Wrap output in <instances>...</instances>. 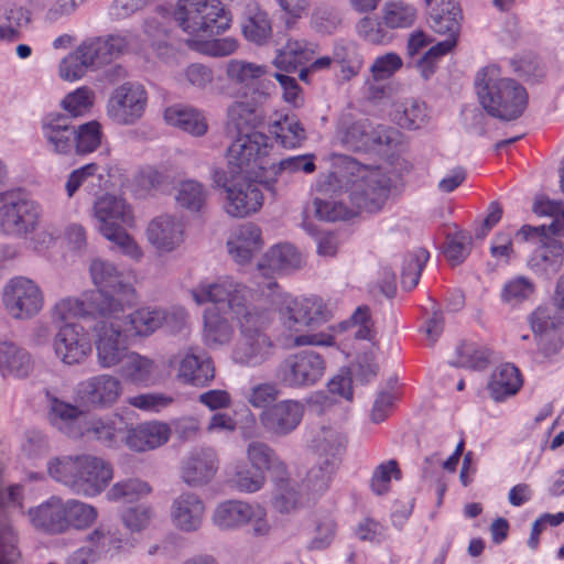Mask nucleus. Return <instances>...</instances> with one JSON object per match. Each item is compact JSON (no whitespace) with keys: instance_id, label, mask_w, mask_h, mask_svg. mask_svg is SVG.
<instances>
[{"instance_id":"1","label":"nucleus","mask_w":564,"mask_h":564,"mask_svg":"<svg viewBox=\"0 0 564 564\" xmlns=\"http://www.w3.org/2000/svg\"><path fill=\"white\" fill-rule=\"evenodd\" d=\"M268 292L262 291L269 310L278 311L282 327L289 332L293 347L335 345V337L329 332L302 333L305 327L319 326L332 318V311L326 302L318 296L293 297L280 291L274 281L265 284Z\"/></svg>"},{"instance_id":"2","label":"nucleus","mask_w":564,"mask_h":564,"mask_svg":"<svg viewBox=\"0 0 564 564\" xmlns=\"http://www.w3.org/2000/svg\"><path fill=\"white\" fill-rule=\"evenodd\" d=\"M479 104L491 117L503 121L518 119L528 106V93L516 79L501 76L494 65L481 68L475 77Z\"/></svg>"},{"instance_id":"3","label":"nucleus","mask_w":564,"mask_h":564,"mask_svg":"<svg viewBox=\"0 0 564 564\" xmlns=\"http://www.w3.org/2000/svg\"><path fill=\"white\" fill-rule=\"evenodd\" d=\"M47 471L53 479L84 497L100 495L113 478L111 464L90 454L55 457L47 463Z\"/></svg>"},{"instance_id":"4","label":"nucleus","mask_w":564,"mask_h":564,"mask_svg":"<svg viewBox=\"0 0 564 564\" xmlns=\"http://www.w3.org/2000/svg\"><path fill=\"white\" fill-rule=\"evenodd\" d=\"M262 291L267 293L268 289H262ZM191 295L198 305L213 303L215 307L212 310L228 314L237 324L269 310L262 293L259 299L261 303L251 304L249 302L252 295L251 290L232 276H221L214 282H199L191 290Z\"/></svg>"},{"instance_id":"5","label":"nucleus","mask_w":564,"mask_h":564,"mask_svg":"<svg viewBox=\"0 0 564 564\" xmlns=\"http://www.w3.org/2000/svg\"><path fill=\"white\" fill-rule=\"evenodd\" d=\"M95 291H89V305L100 315L116 317L124 314L137 302V291L129 278L102 259H95L89 267Z\"/></svg>"},{"instance_id":"6","label":"nucleus","mask_w":564,"mask_h":564,"mask_svg":"<svg viewBox=\"0 0 564 564\" xmlns=\"http://www.w3.org/2000/svg\"><path fill=\"white\" fill-rule=\"evenodd\" d=\"M341 176L349 185V199L357 210L376 213L382 208L392 184L389 167L361 165L349 159Z\"/></svg>"},{"instance_id":"7","label":"nucleus","mask_w":564,"mask_h":564,"mask_svg":"<svg viewBox=\"0 0 564 564\" xmlns=\"http://www.w3.org/2000/svg\"><path fill=\"white\" fill-rule=\"evenodd\" d=\"M93 215L96 218L99 232L118 249L133 260H140L142 250L130 237L126 226H131L133 216L130 206L119 196L102 195L98 197L93 206Z\"/></svg>"},{"instance_id":"8","label":"nucleus","mask_w":564,"mask_h":564,"mask_svg":"<svg viewBox=\"0 0 564 564\" xmlns=\"http://www.w3.org/2000/svg\"><path fill=\"white\" fill-rule=\"evenodd\" d=\"M516 237L533 243L525 264L539 280L551 282L563 270L564 241L547 234L545 225H523Z\"/></svg>"},{"instance_id":"9","label":"nucleus","mask_w":564,"mask_h":564,"mask_svg":"<svg viewBox=\"0 0 564 564\" xmlns=\"http://www.w3.org/2000/svg\"><path fill=\"white\" fill-rule=\"evenodd\" d=\"M174 19L184 32L195 36L218 35L231 24V14L219 0H178Z\"/></svg>"},{"instance_id":"10","label":"nucleus","mask_w":564,"mask_h":564,"mask_svg":"<svg viewBox=\"0 0 564 564\" xmlns=\"http://www.w3.org/2000/svg\"><path fill=\"white\" fill-rule=\"evenodd\" d=\"M210 523L217 531L225 533L240 531L247 525L256 538L268 536L271 532L265 508L241 499L219 501L212 510Z\"/></svg>"},{"instance_id":"11","label":"nucleus","mask_w":564,"mask_h":564,"mask_svg":"<svg viewBox=\"0 0 564 564\" xmlns=\"http://www.w3.org/2000/svg\"><path fill=\"white\" fill-rule=\"evenodd\" d=\"M271 319V311L267 310L237 324L240 337L231 354V358L236 364L258 367L273 356V341L264 333Z\"/></svg>"},{"instance_id":"12","label":"nucleus","mask_w":564,"mask_h":564,"mask_svg":"<svg viewBox=\"0 0 564 564\" xmlns=\"http://www.w3.org/2000/svg\"><path fill=\"white\" fill-rule=\"evenodd\" d=\"M213 181L218 187L226 191L225 210L231 217L243 218L259 212L263 205V194L260 184L275 195L273 182H263L259 178L235 177L229 178L224 170H215Z\"/></svg>"},{"instance_id":"13","label":"nucleus","mask_w":564,"mask_h":564,"mask_svg":"<svg viewBox=\"0 0 564 564\" xmlns=\"http://www.w3.org/2000/svg\"><path fill=\"white\" fill-rule=\"evenodd\" d=\"M42 217L41 206L20 191L0 193V232L24 239L35 232Z\"/></svg>"},{"instance_id":"14","label":"nucleus","mask_w":564,"mask_h":564,"mask_svg":"<svg viewBox=\"0 0 564 564\" xmlns=\"http://www.w3.org/2000/svg\"><path fill=\"white\" fill-rule=\"evenodd\" d=\"M124 327V314H117L116 317L101 315V318L94 325L96 361L101 369L121 367L132 351L129 348Z\"/></svg>"},{"instance_id":"15","label":"nucleus","mask_w":564,"mask_h":564,"mask_svg":"<svg viewBox=\"0 0 564 564\" xmlns=\"http://www.w3.org/2000/svg\"><path fill=\"white\" fill-rule=\"evenodd\" d=\"M269 137L261 132L238 135L227 150V163L231 177L259 178L267 169Z\"/></svg>"},{"instance_id":"16","label":"nucleus","mask_w":564,"mask_h":564,"mask_svg":"<svg viewBox=\"0 0 564 564\" xmlns=\"http://www.w3.org/2000/svg\"><path fill=\"white\" fill-rule=\"evenodd\" d=\"M336 138L348 150L370 151L398 142L399 132L387 126L375 127L368 119L355 120L345 115L337 123Z\"/></svg>"},{"instance_id":"17","label":"nucleus","mask_w":564,"mask_h":564,"mask_svg":"<svg viewBox=\"0 0 564 564\" xmlns=\"http://www.w3.org/2000/svg\"><path fill=\"white\" fill-rule=\"evenodd\" d=\"M326 359L311 349L288 355L279 365L276 376L288 388H310L317 384L326 372Z\"/></svg>"},{"instance_id":"18","label":"nucleus","mask_w":564,"mask_h":564,"mask_svg":"<svg viewBox=\"0 0 564 564\" xmlns=\"http://www.w3.org/2000/svg\"><path fill=\"white\" fill-rule=\"evenodd\" d=\"M2 299L8 313L17 319L35 316L44 305L41 288L25 276L12 278L3 288Z\"/></svg>"},{"instance_id":"19","label":"nucleus","mask_w":564,"mask_h":564,"mask_svg":"<svg viewBox=\"0 0 564 564\" xmlns=\"http://www.w3.org/2000/svg\"><path fill=\"white\" fill-rule=\"evenodd\" d=\"M148 93L143 85L127 82L116 87L107 102V116L116 123H135L144 113Z\"/></svg>"},{"instance_id":"20","label":"nucleus","mask_w":564,"mask_h":564,"mask_svg":"<svg viewBox=\"0 0 564 564\" xmlns=\"http://www.w3.org/2000/svg\"><path fill=\"white\" fill-rule=\"evenodd\" d=\"M304 404L294 399L273 403L259 414L263 431L274 437H283L294 432L303 420Z\"/></svg>"},{"instance_id":"21","label":"nucleus","mask_w":564,"mask_h":564,"mask_svg":"<svg viewBox=\"0 0 564 564\" xmlns=\"http://www.w3.org/2000/svg\"><path fill=\"white\" fill-rule=\"evenodd\" d=\"M55 357L66 366L83 364L91 352V344L85 328L76 323H66L53 339Z\"/></svg>"},{"instance_id":"22","label":"nucleus","mask_w":564,"mask_h":564,"mask_svg":"<svg viewBox=\"0 0 564 564\" xmlns=\"http://www.w3.org/2000/svg\"><path fill=\"white\" fill-rule=\"evenodd\" d=\"M170 364L178 362L176 378L193 387L204 388L215 379V367L210 357L198 348L188 347L173 355Z\"/></svg>"},{"instance_id":"23","label":"nucleus","mask_w":564,"mask_h":564,"mask_svg":"<svg viewBox=\"0 0 564 564\" xmlns=\"http://www.w3.org/2000/svg\"><path fill=\"white\" fill-rule=\"evenodd\" d=\"M123 392L121 380L110 373L91 376L77 386L79 399L95 408L109 409L113 406Z\"/></svg>"},{"instance_id":"24","label":"nucleus","mask_w":564,"mask_h":564,"mask_svg":"<svg viewBox=\"0 0 564 564\" xmlns=\"http://www.w3.org/2000/svg\"><path fill=\"white\" fill-rule=\"evenodd\" d=\"M206 505L203 498L193 491H183L173 498L170 506L172 525L182 533H195L203 528Z\"/></svg>"},{"instance_id":"25","label":"nucleus","mask_w":564,"mask_h":564,"mask_svg":"<svg viewBox=\"0 0 564 564\" xmlns=\"http://www.w3.org/2000/svg\"><path fill=\"white\" fill-rule=\"evenodd\" d=\"M268 74L265 65L257 64L246 59L232 58L226 65L227 79L240 89L251 90L252 96L267 99L270 96V88L274 85L271 80H264Z\"/></svg>"},{"instance_id":"26","label":"nucleus","mask_w":564,"mask_h":564,"mask_svg":"<svg viewBox=\"0 0 564 564\" xmlns=\"http://www.w3.org/2000/svg\"><path fill=\"white\" fill-rule=\"evenodd\" d=\"M40 131L46 149L58 155L73 152L75 126L61 112L45 115L40 121Z\"/></svg>"},{"instance_id":"27","label":"nucleus","mask_w":564,"mask_h":564,"mask_svg":"<svg viewBox=\"0 0 564 564\" xmlns=\"http://www.w3.org/2000/svg\"><path fill=\"white\" fill-rule=\"evenodd\" d=\"M263 245L262 230L253 223H246L235 228L226 242L230 258L239 265L250 263Z\"/></svg>"},{"instance_id":"28","label":"nucleus","mask_w":564,"mask_h":564,"mask_svg":"<svg viewBox=\"0 0 564 564\" xmlns=\"http://www.w3.org/2000/svg\"><path fill=\"white\" fill-rule=\"evenodd\" d=\"M218 467L219 460L214 449H197L183 460L181 478L189 487H203L214 479Z\"/></svg>"},{"instance_id":"29","label":"nucleus","mask_w":564,"mask_h":564,"mask_svg":"<svg viewBox=\"0 0 564 564\" xmlns=\"http://www.w3.org/2000/svg\"><path fill=\"white\" fill-rule=\"evenodd\" d=\"M147 238L159 252H171L184 241V225L173 215H160L149 223Z\"/></svg>"},{"instance_id":"30","label":"nucleus","mask_w":564,"mask_h":564,"mask_svg":"<svg viewBox=\"0 0 564 564\" xmlns=\"http://www.w3.org/2000/svg\"><path fill=\"white\" fill-rule=\"evenodd\" d=\"M119 373L126 382L143 388L153 387L163 379L158 362L134 350L128 355Z\"/></svg>"},{"instance_id":"31","label":"nucleus","mask_w":564,"mask_h":564,"mask_svg":"<svg viewBox=\"0 0 564 564\" xmlns=\"http://www.w3.org/2000/svg\"><path fill=\"white\" fill-rule=\"evenodd\" d=\"M262 100L264 99L252 96L251 100L231 102L227 108V130L239 135L253 132L264 120V113L259 107Z\"/></svg>"},{"instance_id":"32","label":"nucleus","mask_w":564,"mask_h":564,"mask_svg":"<svg viewBox=\"0 0 564 564\" xmlns=\"http://www.w3.org/2000/svg\"><path fill=\"white\" fill-rule=\"evenodd\" d=\"M126 422L120 415L87 416L83 421V437L97 441L107 447L119 444L126 430Z\"/></svg>"},{"instance_id":"33","label":"nucleus","mask_w":564,"mask_h":564,"mask_svg":"<svg viewBox=\"0 0 564 564\" xmlns=\"http://www.w3.org/2000/svg\"><path fill=\"white\" fill-rule=\"evenodd\" d=\"M170 436L171 429L166 423L145 422L128 431L126 444L134 452H145L164 445Z\"/></svg>"},{"instance_id":"34","label":"nucleus","mask_w":564,"mask_h":564,"mask_svg":"<svg viewBox=\"0 0 564 564\" xmlns=\"http://www.w3.org/2000/svg\"><path fill=\"white\" fill-rule=\"evenodd\" d=\"M523 384V379L518 367L505 362L497 366L490 375L487 389L495 402H502L516 395Z\"/></svg>"},{"instance_id":"35","label":"nucleus","mask_w":564,"mask_h":564,"mask_svg":"<svg viewBox=\"0 0 564 564\" xmlns=\"http://www.w3.org/2000/svg\"><path fill=\"white\" fill-rule=\"evenodd\" d=\"M29 517L35 528L48 533L66 532L65 502L59 497L52 496L37 507L31 508Z\"/></svg>"},{"instance_id":"36","label":"nucleus","mask_w":564,"mask_h":564,"mask_svg":"<svg viewBox=\"0 0 564 564\" xmlns=\"http://www.w3.org/2000/svg\"><path fill=\"white\" fill-rule=\"evenodd\" d=\"M86 415L77 406L53 398L50 403L48 420L59 432L70 438L83 437V421Z\"/></svg>"},{"instance_id":"37","label":"nucleus","mask_w":564,"mask_h":564,"mask_svg":"<svg viewBox=\"0 0 564 564\" xmlns=\"http://www.w3.org/2000/svg\"><path fill=\"white\" fill-rule=\"evenodd\" d=\"M317 44L306 40L289 39L285 45L278 51L273 59L276 68L284 72H294L299 66L312 61Z\"/></svg>"},{"instance_id":"38","label":"nucleus","mask_w":564,"mask_h":564,"mask_svg":"<svg viewBox=\"0 0 564 564\" xmlns=\"http://www.w3.org/2000/svg\"><path fill=\"white\" fill-rule=\"evenodd\" d=\"M226 477L227 485L232 490L240 494L258 492L267 482L264 473L243 460H238L232 464L228 468Z\"/></svg>"},{"instance_id":"39","label":"nucleus","mask_w":564,"mask_h":564,"mask_svg":"<svg viewBox=\"0 0 564 564\" xmlns=\"http://www.w3.org/2000/svg\"><path fill=\"white\" fill-rule=\"evenodd\" d=\"M164 120L167 124L195 137L204 135L208 129L203 112L189 106L173 105L166 108L164 111Z\"/></svg>"},{"instance_id":"40","label":"nucleus","mask_w":564,"mask_h":564,"mask_svg":"<svg viewBox=\"0 0 564 564\" xmlns=\"http://www.w3.org/2000/svg\"><path fill=\"white\" fill-rule=\"evenodd\" d=\"M345 445L346 437L343 433L333 427H322L315 433L311 446L317 455V459L338 467Z\"/></svg>"},{"instance_id":"41","label":"nucleus","mask_w":564,"mask_h":564,"mask_svg":"<svg viewBox=\"0 0 564 564\" xmlns=\"http://www.w3.org/2000/svg\"><path fill=\"white\" fill-rule=\"evenodd\" d=\"M301 265V256L289 243H280L271 247L258 264V271L265 275L269 272H284L294 270Z\"/></svg>"},{"instance_id":"42","label":"nucleus","mask_w":564,"mask_h":564,"mask_svg":"<svg viewBox=\"0 0 564 564\" xmlns=\"http://www.w3.org/2000/svg\"><path fill=\"white\" fill-rule=\"evenodd\" d=\"M96 65H100L96 51L93 50L89 41H86L62 59L59 76L65 80L74 82L82 78L89 67Z\"/></svg>"},{"instance_id":"43","label":"nucleus","mask_w":564,"mask_h":564,"mask_svg":"<svg viewBox=\"0 0 564 564\" xmlns=\"http://www.w3.org/2000/svg\"><path fill=\"white\" fill-rule=\"evenodd\" d=\"M137 36L130 31L109 34L89 41L99 64H106L127 53L134 44Z\"/></svg>"},{"instance_id":"44","label":"nucleus","mask_w":564,"mask_h":564,"mask_svg":"<svg viewBox=\"0 0 564 564\" xmlns=\"http://www.w3.org/2000/svg\"><path fill=\"white\" fill-rule=\"evenodd\" d=\"M227 315L216 310L208 308L205 311L203 339L208 347L224 346L231 341L235 328Z\"/></svg>"},{"instance_id":"45","label":"nucleus","mask_w":564,"mask_h":564,"mask_svg":"<svg viewBox=\"0 0 564 564\" xmlns=\"http://www.w3.org/2000/svg\"><path fill=\"white\" fill-rule=\"evenodd\" d=\"M242 33L248 41L259 45L265 43L272 35L269 14L256 2H249L246 7Z\"/></svg>"},{"instance_id":"46","label":"nucleus","mask_w":564,"mask_h":564,"mask_svg":"<svg viewBox=\"0 0 564 564\" xmlns=\"http://www.w3.org/2000/svg\"><path fill=\"white\" fill-rule=\"evenodd\" d=\"M247 464L265 474L267 470L274 475H284L286 465L276 455L274 449L261 441H251L246 447Z\"/></svg>"},{"instance_id":"47","label":"nucleus","mask_w":564,"mask_h":564,"mask_svg":"<svg viewBox=\"0 0 564 564\" xmlns=\"http://www.w3.org/2000/svg\"><path fill=\"white\" fill-rule=\"evenodd\" d=\"M462 17L457 0H443L437 8L432 10L429 22L434 32L457 36Z\"/></svg>"},{"instance_id":"48","label":"nucleus","mask_w":564,"mask_h":564,"mask_svg":"<svg viewBox=\"0 0 564 564\" xmlns=\"http://www.w3.org/2000/svg\"><path fill=\"white\" fill-rule=\"evenodd\" d=\"M163 308L143 306L126 315V326L134 336L148 337L164 325Z\"/></svg>"},{"instance_id":"49","label":"nucleus","mask_w":564,"mask_h":564,"mask_svg":"<svg viewBox=\"0 0 564 564\" xmlns=\"http://www.w3.org/2000/svg\"><path fill=\"white\" fill-rule=\"evenodd\" d=\"M89 301L90 294L88 292H85L80 297L62 299L52 308V319L66 324L72 318L89 316L99 321L101 315L90 307Z\"/></svg>"},{"instance_id":"50","label":"nucleus","mask_w":564,"mask_h":564,"mask_svg":"<svg viewBox=\"0 0 564 564\" xmlns=\"http://www.w3.org/2000/svg\"><path fill=\"white\" fill-rule=\"evenodd\" d=\"M333 58L340 66L343 79L349 80L357 76L364 65V56L352 41L340 40L335 43Z\"/></svg>"},{"instance_id":"51","label":"nucleus","mask_w":564,"mask_h":564,"mask_svg":"<svg viewBox=\"0 0 564 564\" xmlns=\"http://www.w3.org/2000/svg\"><path fill=\"white\" fill-rule=\"evenodd\" d=\"M270 132L283 148L294 149L306 139V132L294 115H284L270 126Z\"/></svg>"},{"instance_id":"52","label":"nucleus","mask_w":564,"mask_h":564,"mask_svg":"<svg viewBox=\"0 0 564 564\" xmlns=\"http://www.w3.org/2000/svg\"><path fill=\"white\" fill-rule=\"evenodd\" d=\"M300 497L299 486L288 477V471L284 475H275L272 505L278 512L289 513L295 510Z\"/></svg>"},{"instance_id":"53","label":"nucleus","mask_w":564,"mask_h":564,"mask_svg":"<svg viewBox=\"0 0 564 564\" xmlns=\"http://www.w3.org/2000/svg\"><path fill=\"white\" fill-rule=\"evenodd\" d=\"M0 368L15 377H25L31 369L28 351L11 341L0 344Z\"/></svg>"},{"instance_id":"54","label":"nucleus","mask_w":564,"mask_h":564,"mask_svg":"<svg viewBox=\"0 0 564 564\" xmlns=\"http://www.w3.org/2000/svg\"><path fill=\"white\" fill-rule=\"evenodd\" d=\"M151 492L152 487L149 482L140 478H128L113 484L106 492V498L109 501L133 502L148 497Z\"/></svg>"},{"instance_id":"55","label":"nucleus","mask_w":564,"mask_h":564,"mask_svg":"<svg viewBox=\"0 0 564 564\" xmlns=\"http://www.w3.org/2000/svg\"><path fill=\"white\" fill-rule=\"evenodd\" d=\"M208 197L207 189L203 184L187 180L178 184L175 194V202L181 207L192 213L203 209Z\"/></svg>"},{"instance_id":"56","label":"nucleus","mask_w":564,"mask_h":564,"mask_svg":"<svg viewBox=\"0 0 564 564\" xmlns=\"http://www.w3.org/2000/svg\"><path fill=\"white\" fill-rule=\"evenodd\" d=\"M102 127L97 120H91L75 127L73 151L77 154H88L96 151L102 140Z\"/></svg>"},{"instance_id":"57","label":"nucleus","mask_w":564,"mask_h":564,"mask_svg":"<svg viewBox=\"0 0 564 564\" xmlns=\"http://www.w3.org/2000/svg\"><path fill=\"white\" fill-rule=\"evenodd\" d=\"M156 517L154 507L150 503H140L126 508L120 516L123 527L130 533H141L149 529Z\"/></svg>"},{"instance_id":"58","label":"nucleus","mask_w":564,"mask_h":564,"mask_svg":"<svg viewBox=\"0 0 564 564\" xmlns=\"http://www.w3.org/2000/svg\"><path fill=\"white\" fill-rule=\"evenodd\" d=\"M98 517L96 508L77 499L65 502L66 531L69 528L84 530L93 525Z\"/></svg>"},{"instance_id":"59","label":"nucleus","mask_w":564,"mask_h":564,"mask_svg":"<svg viewBox=\"0 0 564 564\" xmlns=\"http://www.w3.org/2000/svg\"><path fill=\"white\" fill-rule=\"evenodd\" d=\"M429 257V252L422 248H417L404 256L401 270V284L403 289L412 290L417 285Z\"/></svg>"},{"instance_id":"60","label":"nucleus","mask_w":564,"mask_h":564,"mask_svg":"<svg viewBox=\"0 0 564 564\" xmlns=\"http://www.w3.org/2000/svg\"><path fill=\"white\" fill-rule=\"evenodd\" d=\"M532 210L538 216L551 217L552 221L546 227V232L553 236L564 237V204L549 198H539L534 202Z\"/></svg>"},{"instance_id":"61","label":"nucleus","mask_w":564,"mask_h":564,"mask_svg":"<svg viewBox=\"0 0 564 564\" xmlns=\"http://www.w3.org/2000/svg\"><path fill=\"white\" fill-rule=\"evenodd\" d=\"M416 19V10L412 4L402 1L387 2L382 8V20L390 29L410 28Z\"/></svg>"},{"instance_id":"62","label":"nucleus","mask_w":564,"mask_h":564,"mask_svg":"<svg viewBox=\"0 0 564 564\" xmlns=\"http://www.w3.org/2000/svg\"><path fill=\"white\" fill-rule=\"evenodd\" d=\"M313 206L315 217L332 223L349 219L357 213L355 207L350 208L335 198L315 197Z\"/></svg>"},{"instance_id":"63","label":"nucleus","mask_w":564,"mask_h":564,"mask_svg":"<svg viewBox=\"0 0 564 564\" xmlns=\"http://www.w3.org/2000/svg\"><path fill=\"white\" fill-rule=\"evenodd\" d=\"M489 364V350L474 343H465L457 350V360L454 364L473 370H482Z\"/></svg>"},{"instance_id":"64","label":"nucleus","mask_w":564,"mask_h":564,"mask_svg":"<svg viewBox=\"0 0 564 564\" xmlns=\"http://www.w3.org/2000/svg\"><path fill=\"white\" fill-rule=\"evenodd\" d=\"M427 108L423 101L416 99L405 100L402 104V111L398 116L400 127L416 130L427 123Z\"/></svg>"}]
</instances>
